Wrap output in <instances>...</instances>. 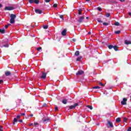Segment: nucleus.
Wrapping results in <instances>:
<instances>
[{
	"label": "nucleus",
	"instance_id": "nucleus-14",
	"mask_svg": "<svg viewBox=\"0 0 131 131\" xmlns=\"http://www.w3.org/2000/svg\"><path fill=\"white\" fill-rule=\"evenodd\" d=\"M62 103L64 104H67V99H63L62 101Z\"/></svg>",
	"mask_w": 131,
	"mask_h": 131
},
{
	"label": "nucleus",
	"instance_id": "nucleus-18",
	"mask_svg": "<svg viewBox=\"0 0 131 131\" xmlns=\"http://www.w3.org/2000/svg\"><path fill=\"white\" fill-rule=\"evenodd\" d=\"M120 121H121V119L120 118H117L116 119V122H120Z\"/></svg>",
	"mask_w": 131,
	"mask_h": 131
},
{
	"label": "nucleus",
	"instance_id": "nucleus-50",
	"mask_svg": "<svg viewBox=\"0 0 131 131\" xmlns=\"http://www.w3.org/2000/svg\"><path fill=\"white\" fill-rule=\"evenodd\" d=\"M30 116L31 117H32L33 116V114H31V115H30Z\"/></svg>",
	"mask_w": 131,
	"mask_h": 131
},
{
	"label": "nucleus",
	"instance_id": "nucleus-24",
	"mask_svg": "<svg viewBox=\"0 0 131 131\" xmlns=\"http://www.w3.org/2000/svg\"><path fill=\"white\" fill-rule=\"evenodd\" d=\"M86 107H88V108H89L90 110H93V106H92V105H87Z\"/></svg>",
	"mask_w": 131,
	"mask_h": 131
},
{
	"label": "nucleus",
	"instance_id": "nucleus-19",
	"mask_svg": "<svg viewBox=\"0 0 131 131\" xmlns=\"http://www.w3.org/2000/svg\"><path fill=\"white\" fill-rule=\"evenodd\" d=\"M79 55V51H76L75 53V56H78Z\"/></svg>",
	"mask_w": 131,
	"mask_h": 131
},
{
	"label": "nucleus",
	"instance_id": "nucleus-13",
	"mask_svg": "<svg viewBox=\"0 0 131 131\" xmlns=\"http://www.w3.org/2000/svg\"><path fill=\"white\" fill-rule=\"evenodd\" d=\"M107 124H109L110 127H113V124L112 123V122L108 121H107Z\"/></svg>",
	"mask_w": 131,
	"mask_h": 131
},
{
	"label": "nucleus",
	"instance_id": "nucleus-34",
	"mask_svg": "<svg viewBox=\"0 0 131 131\" xmlns=\"http://www.w3.org/2000/svg\"><path fill=\"white\" fill-rule=\"evenodd\" d=\"M3 47L5 48H9V45L8 44H6L5 45H3Z\"/></svg>",
	"mask_w": 131,
	"mask_h": 131
},
{
	"label": "nucleus",
	"instance_id": "nucleus-52",
	"mask_svg": "<svg viewBox=\"0 0 131 131\" xmlns=\"http://www.w3.org/2000/svg\"><path fill=\"white\" fill-rule=\"evenodd\" d=\"M0 129H3V126H0Z\"/></svg>",
	"mask_w": 131,
	"mask_h": 131
},
{
	"label": "nucleus",
	"instance_id": "nucleus-57",
	"mask_svg": "<svg viewBox=\"0 0 131 131\" xmlns=\"http://www.w3.org/2000/svg\"><path fill=\"white\" fill-rule=\"evenodd\" d=\"M86 2H90V0H85Z\"/></svg>",
	"mask_w": 131,
	"mask_h": 131
},
{
	"label": "nucleus",
	"instance_id": "nucleus-55",
	"mask_svg": "<svg viewBox=\"0 0 131 131\" xmlns=\"http://www.w3.org/2000/svg\"><path fill=\"white\" fill-rule=\"evenodd\" d=\"M0 131H4L3 129H0Z\"/></svg>",
	"mask_w": 131,
	"mask_h": 131
},
{
	"label": "nucleus",
	"instance_id": "nucleus-47",
	"mask_svg": "<svg viewBox=\"0 0 131 131\" xmlns=\"http://www.w3.org/2000/svg\"><path fill=\"white\" fill-rule=\"evenodd\" d=\"M119 1H120V2H121L122 3L125 2V0H119Z\"/></svg>",
	"mask_w": 131,
	"mask_h": 131
},
{
	"label": "nucleus",
	"instance_id": "nucleus-45",
	"mask_svg": "<svg viewBox=\"0 0 131 131\" xmlns=\"http://www.w3.org/2000/svg\"><path fill=\"white\" fill-rule=\"evenodd\" d=\"M34 125H38V123H36V122H34Z\"/></svg>",
	"mask_w": 131,
	"mask_h": 131
},
{
	"label": "nucleus",
	"instance_id": "nucleus-49",
	"mask_svg": "<svg viewBox=\"0 0 131 131\" xmlns=\"http://www.w3.org/2000/svg\"><path fill=\"white\" fill-rule=\"evenodd\" d=\"M52 69H54V70H55L57 69V68L56 67H53L52 68Z\"/></svg>",
	"mask_w": 131,
	"mask_h": 131
},
{
	"label": "nucleus",
	"instance_id": "nucleus-44",
	"mask_svg": "<svg viewBox=\"0 0 131 131\" xmlns=\"http://www.w3.org/2000/svg\"><path fill=\"white\" fill-rule=\"evenodd\" d=\"M21 117V115H17L16 116V118H20Z\"/></svg>",
	"mask_w": 131,
	"mask_h": 131
},
{
	"label": "nucleus",
	"instance_id": "nucleus-30",
	"mask_svg": "<svg viewBox=\"0 0 131 131\" xmlns=\"http://www.w3.org/2000/svg\"><path fill=\"white\" fill-rule=\"evenodd\" d=\"M29 3L30 4H33V3H34V0H29Z\"/></svg>",
	"mask_w": 131,
	"mask_h": 131
},
{
	"label": "nucleus",
	"instance_id": "nucleus-31",
	"mask_svg": "<svg viewBox=\"0 0 131 131\" xmlns=\"http://www.w3.org/2000/svg\"><path fill=\"white\" fill-rule=\"evenodd\" d=\"M97 9L98 11H99V12L102 11V8H101V7H97Z\"/></svg>",
	"mask_w": 131,
	"mask_h": 131
},
{
	"label": "nucleus",
	"instance_id": "nucleus-53",
	"mask_svg": "<svg viewBox=\"0 0 131 131\" xmlns=\"http://www.w3.org/2000/svg\"><path fill=\"white\" fill-rule=\"evenodd\" d=\"M2 7H3V5H2V4H0V8H2Z\"/></svg>",
	"mask_w": 131,
	"mask_h": 131
},
{
	"label": "nucleus",
	"instance_id": "nucleus-10",
	"mask_svg": "<svg viewBox=\"0 0 131 131\" xmlns=\"http://www.w3.org/2000/svg\"><path fill=\"white\" fill-rule=\"evenodd\" d=\"M67 30H66V29H64L63 30V31L61 32V34L63 36H65V35H66V34H67Z\"/></svg>",
	"mask_w": 131,
	"mask_h": 131
},
{
	"label": "nucleus",
	"instance_id": "nucleus-38",
	"mask_svg": "<svg viewBox=\"0 0 131 131\" xmlns=\"http://www.w3.org/2000/svg\"><path fill=\"white\" fill-rule=\"evenodd\" d=\"M99 84L101 85V86H105V85H104V84H103L102 82L99 83Z\"/></svg>",
	"mask_w": 131,
	"mask_h": 131
},
{
	"label": "nucleus",
	"instance_id": "nucleus-8",
	"mask_svg": "<svg viewBox=\"0 0 131 131\" xmlns=\"http://www.w3.org/2000/svg\"><path fill=\"white\" fill-rule=\"evenodd\" d=\"M35 12L36 14H42V10H41L36 9Z\"/></svg>",
	"mask_w": 131,
	"mask_h": 131
},
{
	"label": "nucleus",
	"instance_id": "nucleus-58",
	"mask_svg": "<svg viewBox=\"0 0 131 131\" xmlns=\"http://www.w3.org/2000/svg\"><path fill=\"white\" fill-rule=\"evenodd\" d=\"M88 34H91V32H89L88 33Z\"/></svg>",
	"mask_w": 131,
	"mask_h": 131
},
{
	"label": "nucleus",
	"instance_id": "nucleus-39",
	"mask_svg": "<svg viewBox=\"0 0 131 131\" xmlns=\"http://www.w3.org/2000/svg\"><path fill=\"white\" fill-rule=\"evenodd\" d=\"M72 41L73 42H75V41H76V39H72Z\"/></svg>",
	"mask_w": 131,
	"mask_h": 131
},
{
	"label": "nucleus",
	"instance_id": "nucleus-25",
	"mask_svg": "<svg viewBox=\"0 0 131 131\" xmlns=\"http://www.w3.org/2000/svg\"><path fill=\"white\" fill-rule=\"evenodd\" d=\"M82 11V10L80 9L79 10H78V15H81V12Z\"/></svg>",
	"mask_w": 131,
	"mask_h": 131
},
{
	"label": "nucleus",
	"instance_id": "nucleus-48",
	"mask_svg": "<svg viewBox=\"0 0 131 131\" xmlns=\"http://www.w3.org/2000/svg\"><path fill=\"white\" fill-rule=\"evenodd\" d=\"M22 116H24L25 115V113L20 114Z\"/></svg>",
	"mask_w": 131,
	"mask_h": 131
},
{
	"label": "nucleus",
	"instance_id": "nucleus-2",
	"mask_svg": "<svg viewBox=\"0 0 131 131\" xmlns=\"http://www.w3.org/2000/svg\"><path fill=\"white\" fill-rule=\"evenodd\" d=\"M108 48L110 49V50H112V49H114V50L115 51H118V47H117V46H113V45H108Z\"/></svg>",
	"mask_w": 131,
	"mask_h": 131
},
{
	"label": "nucleus",
	"instance_id": "nucleus-3",
	"mask_svg": "<svg viewBox=\"0 0 131 131\" xmlns=\"http://www.w3.org/2000/svg\"><path fill=\"white\" fill-rule=\"evenodd\" d=\"M14 10V7L12 6L6 7L5 8V11H12Z\"/></svg>",
	"mask_w": 131,
	"mask_h": 131
},
{
	"label": "nucleus",
	"instance_id": "nucleus-9",
	"mask_svg": "<svg viewBox=\"0 0 131 131\" xmlns=\"http://www.w3.org/2000/svg\"><path fill=\"white\" fill-rule=\"evenodd\" d=\"M84 72L82 70H80L77 72L76 75H82Z\"/></svg>",
	"mask_w": 131,
	"mask_h": 131
},
{
	"label": "nucleus",
	"instance_id": "nucleus-37",
	"mask_svg": "<svg viewBox=\"0 0 131 131\" xmlns=\"http://www.w3.org/2000/svg\"><path fill=\"white\" fill-rule=\"evenodd\" d=\"M40 50H41V47H39V48H37V51H38V52H39V51H40Z\"/></svg>",
	"mask_w": 131,
	"mask_h": 131
},
{
	"label": "nucleus",
	"instance_id": "nucleus-32",
	"mask_svg": "<svg viewBox=\"0 0 131 131\" xmlns=\"http://www.w3.org/2000/svg\"><path fill=\"white\" fill-rule=\"evenodd\" d=\"M58 7V4H55L53 5V8H57Z\"/></svg>",
	"mask_w": 131,
	"mask_h": 131
},
{
	"label": "nucleus",
	"instance_id": "nucleus-23",
	"mask_svg": "<svg viewBox=\"0 0 131 131\" xmlns=\"http://www.w3.org/2000/svg\"><path fill=\"white\" fill-rule=\"evenodd\" d=\"M93 89H101V87L99 86H95L93 88Z\"/></svg>",
	"mask_w": 131,
	"mask_h": 131
},
{
	"label": "nucleus",
	"instance_id": "nucleus-59",
	"mask_svg": "<svg viewBox=\"0 0 131 131\" xmlns=\"http://www.w3.org/2000/svg\"><path fill=\"white\" fill-rule=\"evenodd\" d=\"M85 23H86L88 22V20H86V21H85Z\"/></svg>",
	"mask_w": 131,
	"mask_h": 131
},
{
	"label": "nucleus",
	"instance_id": "nucleus-21",
	"mask_svg": "<svg viewBox=\"0 0 131 131\" xmlns=\"http://www.w3.org/2000/svg\"><path fill=\"white\" fill-rule=\"evenodd\" d=\"M50 120V118H48L45 119H43V122H47V121H49Z\"/></svg>",
	"mask_w": 131,
	"mask_h": 131
},
{
	"label": "nucleus",
	"instance_id": "nucleus-35",
	"mask_svg": "<svg viewBox=\"0 0 131 131\" xmlns=\"http://www.w3.org/2000/svg\"><path fill=\"white\" fill-rule=\"evenodd\" d=\"M126 120H127V118H126L125 117L123 118L124 122H126Z\"/></svg>",
	"mask_w": 131,
	"mask_h": 131
},
{
	"label": "nucleus",
	"instance_id": "nucleus-33",
	"mask_svg": "<svg viewBox=\"0 0 131 131\" xmlns=\"http://www.w3.org/2000/svg\"><path fill=\"white\" fill-rule=\"evenodd\" d=\"M59 17L61 19H62V20H64V18H63V15H60Z\"/></svg>",
	"mask_w": 131,
	"mask_h": 131
},
{
	"label": "nucleus",
	"instance_id": "nucleus-15",
	"mask_svg": "<svg viewBox=\"0 0 131 131\" xmlns=\"http://www.w3.org/2000/svg\"><path fill=\"white\" fill-rule=\"evenodd\" d=\"M114 25H115V26H119V25H120V24L118 22V21H116L114 24Z\"/></svg>",
	"mask_w": 131,
	"mask_h": 131
},
{
	"label": "nucleus",
	"instance_id": "nucleus-6",
	"mask_svg": "<svg viewBox=\"0 0 131 131\" xmlns=\"http://www.w3.org/2000/svg\"><path fill=\"white\" fill-rule=\"evenodd\" d=\"M40 78H43V79L47 78V73L42 72V75L40 76Z\"/></svg>",
	"mask_w": 131,
	"mask_h": 131
},
{
	"label": "nucleus",
	"instance_id": "nucleus-60",
	"mask_svg": "<svg viewBox=\"0 0 131 131\" xmlns=\"http://www.w3.org/2000/svg\"><path fill=\"white\" fill-rule=\"evenodd\" d=\"M97 125H99V124H98Z\"/></svg>",
	"mask_w": 131,
	"mask_h": 131
},
{
	"label": "nucleus",
	"instance_id": "nucleus-22",
	"mask_svg": "<svg viewBox=\"0 0 131 131\" xmlns=\"http://www.w3.org/2000/svg\"><path fill=\"white\" fill-rule=\"evenodd\" d=\"M17 121H18V120H17V118H14L13 119V124H15V122H17Z\"/></svg>",
	"mask_w": 131,
	"mask_h": 131
},
{
	"label": "nucleus",
	"instance_id": "nucleus-41",
	"mask_svg": "<svg viewBox=\"0 0 131 131\" xmlns=\"http://www.w3.org/2000/svg\"><path fill=\"white\" fill-rule=\"evenodd\" d=\"M45 1L46 3H50V2L51 1V0H45Z\"/></svg>",
	"mask_w": 131,
	"mask_h": 131
},
{
	"label": "nucleus",
	"instance_id": "nucleus-17",
	"mask_svg": "<svg viewBox=\"0 0 131 131\" xmlns=\"http://www.w3.org/2000/svg\"><path fill=\"white\" fill-rule=\"evenodd\" d=\"M34 3L36 4V5H38V4H39V0H34Z\"/></svg>",
	"mask_w": 131,
	"mask_h": 131
},
{
	"label": "nucleus",
	"instance_id": "nucleus-54",
	"mask_svg": "<svg viewBox=\"0 0 131 131\" xmlns=\"http://www.w3.org/2000/svg\"><path fill=\"white\" fill-rule=\"evenodd\" d=\"M86 19H89V16L86 17Z\"/></svg>",
	"mask_w": 131,
	"mask_h": 131
},
{
	"label": "nucleus",
	"instance_id": "nucleus-16",
	"mask_svg": "<svg viewBox=\"0 0 131 131\" xmlns=\"http://www.w3.org/2000/svg\"><path fill=\"white\" fill-rule=\"evenodd\" d=\"M82 59V56H79L78 58H77L76 61H79Z\"/></svg>",
	"mask_w": 131,
	"mask_h": 131
},
{
	"label": "nucleus",
	"instance_id": "nucleus-36",
	"mask_svg": "<svg viewBox=\"0 0 131 131\" xmlns=\"http://www.w3.org/2000/svg\"><path fill=\"white\" fill-rule=\"evenodd\" d=\"M97 21H98L99 23H103V21L100 19H97Z\"/></svg>",
	"mask_w": 131,
	"mask_h": 131
},
{
	"label": "nucleus",
	"instance_id": "nucleus-27",
	"mask_svg": "<svg viewBox=\"0 0 131 131\" xmlns=\"http://www.w3.org/2000/svg\"><path fill=\"white\" fill-rule=\"evenodd\" d=\"M106 16L107 17V18H109V17H110V13H106Z\"/></svg>",
	"mask_w": 131,
	"mask_h": 131
},
{
	"label": "nucleus",
	"instance_id": "nucleus-7",
	"mask_svg": "<svg viewBox=\"0 0 131 131\" xmlns=\"http://www.w3.org/2000/svg\"><path fill=\"white\" fill-rule=\"evenodd\" d=\"M76 106H78V103H75L74 105L70 106L69 107V109H68V110H69L70 109H73V108H75Z\"/></svg>",
	"mask_w": 131,
	"mask_h": 131
},
{
	"label": "nucleus",
	"instance_id": "nucleus-56",
	"mask_svg": "<svg viewBox=\"0 0 131 131\" xmlns=\"http://www.w3.org/2000/svg\"><path fill=\"white\" fill-rule=\"evenodd\" d=\"M7 25H8V26H11V24H9Z\"/></svg>",
	"mask_w": 131,
	"mask_h": 131
},
{
	"label": "nucleus",
	"instance_id": "nucleus-29",
	"mask_svg": "<svg viewBox=\"0 0 131 131\" xmlns=\"http://www.w3.org/2000/svg\"><path fill=\"white\" fill-rule=\"evenodd\" d=\"M43 28L44 29H48V28H49V26H43Z\"/></svg>",
	"mask_w": 131,
	"mask_h": 131
},
{
	"label": "nucleus",
	"instance_id": "nucleus-46",
	"mask_svg": "<svg viewBox=\"0 0 131 131\" xmlns=\"http://www.w3.org/2000/svg\"><path fill=\"white\" fill-rule=\"evenodd\" d=\"M8 27H9V25H6L5 26V28H6L7 29V28H8Z\"/></svg>",
	"mask_w": 131,
	"mask_h": 131
},
{
	"label": "nucleus",
	"instance_id": "nucleus-20",
	"mask_svg": "<svg viewBox=\"0 0 131 131\" xmlns=\"http://www.w3.org/2000/svg\"><path fill=\"white\" fill-rule=\"evenodd\" d=\"M5 29H0V33L4 34V33H5Z\"/></svg>",
	"mask_w": 131,
	"mask_h": 131
},
{
	"label": "nucleus",
	"instance_id": "nucleus-1",
	"mask_svg": "<svg viewBox=\"0 0 131 131\" xmlns=\"http://www.w3.org/2000/svg\"><path fill=\"white\" fill-rule=\"evenodd\" d=\"M16 14H11L10 15V22L11 23V24H14V23H15V19H16Z\"/></svg>",
	"mask_w": 131,
	"mask_h": 131
},
{
	"label": "nucleus",
	"instance_id": "nucleus-12",
	"mask_svg": "<svg viewBox=\"0 0 131 131\" xmlns=\"http://www.w3.org/2000/svg\"><path fill=\"white\" fill-rule=\"evenodd\" d=\"M125 45H131V41L126 40H125Z\"/></svg>",
	"mask_w": 131,
	"mask_h": 131
},
{
	"label": "nucleus",
	"instance_id": "nucleus-11",
	"mask_svg": "<svg viewBox=\"0 0 131 131\" xmlns=\"http://www.w3.org/2000/svg\"><path fill=\"white\" fill-rule=\"evenodd\" d=\"M12 74V73L9 71H7L5 72V75L6 76H10Z\"/></svg>",
	"mask_w": 131,
	"mask_h": 131
},
{
	"label": "nucleus",
	"instance_id": "nucleus-26",
	"mask_svg": "<svg viewBox=\"0 0 131 131\" xmlns=\"http://www.w3.org/2000/svg\"><path fill=\"white\" fill-rule=\"evenodd\" d=\"M121 31H115V34H120Z\"/></svg>",
	"mask_w": 131,
	"mask_h": 131
},
{
	"label": "nucleus",
	"instance_id": "nucleus-4",
	"mask_svg": "<svg viewBox=\"0 0 131 131\" xmlns=\"http://www.w3.org/2000/svg\"><path fill=\"white\" fill-rule=\"evenodd\" d=\"M83 20H84V16H81L79 18V19H78L77 21L79 23H82Z\"/></svg>",
	"mask_w": 131,
	"mask_h": 131
},
{
	"label": "nucleus",
	"instance_id": "nucleus-51",
	"mask_svg": "<svg viewBox=\"0 0 131 131\" xmlns=\"http://www.w3.org/2000/svg\"><path fill=\"white\" fill-rule=\"evenodd\" d=\"M19 122H23V120H19Z\"/></svg>",
	"mask_w": 131,
	"mask_h": 131
},
{
	"label": "nucleus",
	"instance_id": "nucleus-40",
	"mask_svg": "<svg viewBox=\"0 0 131 131\" xmlns=\"http://www.w3.org/2000/svg\"><path fill=\"white\" fill-rule=\"evenodd\" d=\"M55 111H58L59 110V109L57 106H55Z\"/></svg>",
	"mask_w": 131,
	"mask_h": 131
},
{
	"label": "nucleus",
	"instance_id": "nucleus-5",
	"mask_svg": "<svg viewBox=\"0 0 131 131\" xmlns=\"http://www.w3.org/2000/svg\"><path fill=\"white\" fill-rule=\"evenodd\" d=\"M127 101V99L126 98H123V100L121 102V104L122 105H126V101Z\"/></svg>",
	"mask_w": 131,
	"mask_h": 131
},
{
	"label": "nucleus",
	"instance_id": "nucleus-43",
	"mask_svg": "<svg viewBox=\"0 0 131 131\" xmlns=\"http://www.w3.org/2000/svg\"><path fill=\"white\" fill-rule=\"evenodd\" d=\"M127 131H131V127H129L127 129Z\"/></svg>",
	"mask_w": 131,
	"mask_h": 131
},
{
	"label": "nucleus",
	"instance_id": "nucleus-28",
	"mask_svg": "<svg viewBox=\"0 0 131 131\" xmlns=\"http://www.w3.org/2000/svg\"><path fill=\"white\" fill-rule=\"evenodd\" d=\"M103 25L104 26H107V25H109V24L108 23H103Z\"/></svg>",
	"mask_w": 131,
	"mask_h": 131
},
{
	"label": "nucleus",
	"instance_id": "nucleus-42",
	"mask_svg": "<svg viewBox=\"0 0 131 131\" xmlns=\"http://www.w3.org/2000/svg\"><path fill=\"white\" fill-rule=\"evenodd\" d=\"M4 82V80H0V84L3 83Z\"/></svg>",
	"mask_w": 131,
	"mask_h": 131
}]
</instances>
